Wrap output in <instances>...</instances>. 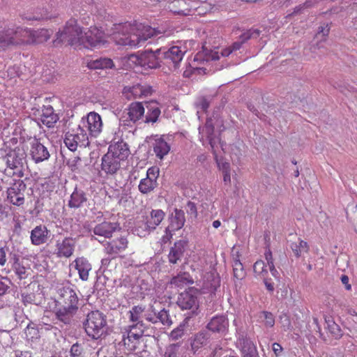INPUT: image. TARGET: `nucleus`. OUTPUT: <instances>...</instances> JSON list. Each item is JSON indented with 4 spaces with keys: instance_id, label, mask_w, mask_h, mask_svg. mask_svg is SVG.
I'll return each mask as SVG.
<instances>
[{
    "instance_id": "obj_45",
    "label": "nucleus",
    "mask_w": 357,
    "mask_h": 357,
    "mask_svg": "<svg viewBox=\"0 0 357 357\" xmlns=\"http://www.w3.org/2000/svg\"><path fill=\"white\" fill-rule=\"evenodd\" d=\"M208 342V336L206 333H199L195 336L192 342V349L196 351Z\"/></svg>"
},
{
    "instance_id": "obj_14",
    "label": "nucleus",
    "mask_w": 357,
    "mask_h": 357,
    "mask_svg": "<svg viewBox=\"0 0 357 357\" xmlns=\"http://www.w3.org/2000/svg\"><path fill=\"white\" fill-rule=\"evenodd\" d=\"M197 296V289L190 287L179 294L176 303L182 310L197 309L199 306Z\"/></svg>"
},
{
    "instance_id": "obj_54",
    "label": "nucleus",
    "mask_w": 357,
    "mask_h": 357,
    "mask_svg": "<svg viewBox=\"0 0 357 357\" xmlns=\"http://www.w3.org/2000/svg\"><path fill=\"white\" fill-rule=\"evenodd\" d=\"M184 335V328L183 325H180L174 328L169 335V338L172 341H176L181 338Z\"/></svg>"
},
{
    "instance_id": "obj_4",
    "label": "nucleus",
    "mask_w": 357,
    "mask_h": 357,
    "mask_svg": "<svg viewBox=\"0 0 357 357\" xmlns=\"http://www.w3.org/2000/svg\"><path fill=\"white\" fill-rule=\"evenodd\" d=\"M83 324L87 335L93 340H98L106 335L107 317L99 310L89 312Z\"/></svg>"
},
{
    "instance_id": "obj_37",
    "label": "nucleus",
    "mask_w": 357,
    "mask_h": 357,
    "mask_svg": "<svg viewBox=\"0 0 357 357\" xmlns=\"http://www.w3.org/2000/svg\"><path fill=\"white\" fill-rule=\"evenodd\" d=\"M86 201L87 197L86 193L83 190L76 188L70 195L68 206L78 208L82 206L83 204L86 202Z\"/></svg>"
},
{
    "instance_id": "obj_52",
    "label": "nucleus",
    "mask_w": 357,
    "mask_h": 357,
    "mask_svg": "<svg viewBox=\"0 0 357 357\" xmlns=\"http://www.w3.org/2000/svg\"><path fill=\"white\" fill-rule=\"evenodd\" d=\"M180 343H173L168 345L165 351V357H177L179 354Z\"/></svg>"
},
{
    "instance_id": "obj_3",
    "label": "nucleus",
    "mask_w": 357,
    "mask_h": 357,
    "mask_svg": "<svg viewBox=\"0 0 357 357\" xmlns=\"http://www.w3.org/2000/svg\"><path fill=\"white\" fill-rule=\"evenodd\" d=\"M84 34L80 26L75 19L68 20L63 29L56 33V38L54 40L55 45L61 43L74 46L75 48L82 49L83 47Z\"/></svg>"
},
{
    "instance_id": "obj_9",
    "label": "nucleus",
    "mask_w": 357,
    "mask_h": 357,
    "mask_svg": "<svg viewBox=\"0 0 357 357\" xmlns=\"http://www.w3.org/2000/svg\"><path fill=\"white\" fill-rule=\"evenodd\" d=\"M105 33L102 29L97 26H91L84 33V48H96L104 45L107 40Z\"/></svg>"
},
{
    "instance_id": "obj_63",
    "label": "nucleus",
    "mask_w": 357,
    "mask_h": 357,
    "mask_svg": "<svg viewBox=\"0 0 357 357\" xmlns=\"http://www.w3.org/2000/svg\"><path fill=\"white\" fill-rule=\"evenodd\" d=\"M187 212L191 215H193L195 218L197 215V206L195 203L192 202H188L187 204Z\"/></svg>"
},
{
    "instance_id": "obj_20",
    "label": "nucleus",
    "mask_w": 357,
    "mask_h": 357,
    "mask_svg": "<svg viewBox=\"0 0 357 357\" xmlns=\"http://www.w3.org/2000/svg\"><path fill=\"white\" fill-rule=\"evenodd\" d=\"M75 246V238L65 237L61 241H56L55 254L60 258H69L73 255Z\"/></svg>"
},
{
    "instance_id": "obj_44",
    "label": "nucleus",
    "mask_w": 357,
    "mask_h": 357,
    "mask_svg": "<svg viewBox=\"0 0 357 357\" xmlns=\"http://www.w3.org/2000/svg\"><path fill=\"white\" fill-rule=\"evenodd\" d=\"M294 255L298 258L301 257L302 252H307L309 250L307 242L298 239V242H293L290 245Z\"/></svg>"
},
{
    "instance_id": "obj_57",
    "label": "nucleus",
    "mask_w": 357,
    "mask_h": 357,
    "mask_svg": "<svg viewBox=\"0 0 357 357\" xmlns=\"http://www.w3.org/2000/svg\"><path fill=\"white\" fill-rule=\"evenodd\" d=\"M159 175V169L157 167H151L146 172V177L150 178L153 181H156Z\"/></svg>"
},
{
    "instance_id": "obj_1",
    "label": "nucleus",
    "mask_w": 357,
    "mask_h": 357,
    "mask_svg": "<svg viewBox=\"0 0 357 357\" xmlns=\"http://www.w3.org/2000/svg\"><path fill=\"white\" fill-rule=\"evenodd\" d=\"M57 293L55 315L59 321L68 324L78 310L77 294L70 284L58 287Z\"/></svg>"
},
{
    "instance_id": "obj_21",
    "label": "nucleus",
    "mask_w": 357,
    "mask_h": 357,
    "mask_svg": "<svg viewBox=\"0 0 357 357\" xmlns=\"http://www.w3.org/2000/svg\"><path fill=\"white\" fill-rule=\"evenodd\" d=\"M151 93L152 88L150 86L139 84L132 86H126L123 90V94L128 100L147 97Z\"/></svg>"
},
{
    "instance_id": "obj_15",
    "label": "nucleus",
    "mask_w": 357,
    "mask_h": 357,
    "mask_svg": "<svg viewBox=\"0 0 357 357\" xmlns=\"http://www.w3.org/2000/svg\"><path fill=\"white\" fill-rule=\"evenodd\" d=\"M165 9L179 16L190 15L192 10L190 0H168L165 5Z\"/></svg>"
},
{
    "instance_id": "obj_27",
    "label": "nucleus",
    "mask_w": 357,
    "mask_h": 357,
    "mask_svg": "<svg viewBox=\"0 0 357 357\" xmlns=\"http://www.w3.org/2000/svg\"><path fill=\"white\" fill-rule=\"evenodd\" d=\"M71 265L77 271L79 277L82 280H88L92 266L86 258L84 257H77Z\"/></svg>"
},
{
    "instance_id": "obj_25",
    "label": "nucleus",
    "mask_w": 357,
    "mask_h": 357,
    "mask_svg": "<svg viewBox=\"0 0 357 357\" xmlns=\"http://www.w3.org/2000/svg\"><path fill=\"white\" fill-rule=\"evenodd\" d=\"M126 111V120L134 123L140 120H143L144 117L145 109L140 102H133L129 105Z\"/></svg>"
},
{
    "instance_id": "obj_53",
    "label": "nucleus",
    "mask_w": 357,
    "mask_h": 357,
    "mask_svg": "<svg viewBox=\"0 0 357 357\" xmlns=\"http://www.w3.org/2000/svg\"><path fill=\"white\" fill-rule=\"evenodd\" d=\"M13 268L15 271V273H16V275H17L20 279H23L26 278V268L22 264H21L18 259L15 261L13 265Z\"/></svg>"
},
{
    "instance_id": "obj_40",
    "label": "nucleus",
    "mask_w": 357,
    "mask_h": 357,
    "mask_svg": "<svg viewBox=\"0 0 357 357\" xmlns=\"http://www.w3.org/2000/svg\"><path fill=\"white\" fill-rule=\"evenodd\" d=\"M140 340L141 339L137 338L135 336L130 335L128 332L123 331L122 342L126 349L129 351H135L138 348L140 344Z\"/></svg>"
},
{
    "instance_id": "obj_5",
    "label": "nucleus",
    "mask_w": 357,
    "mask_h": 357,
    "mask_svg": "<svg viewBox=\"0 0 357 357\" xmlns=\"http://www.w3.org/2000/svg\"><path fill=\"white\" fill-rule=\"evenodd\" d=\"M78 127L81 132L87 135L88 139L89 136L97 137L102 130L101 116L95 112H91L82 118Z\"/></svg>"
},
{
    "instance_id": "obj_18",
    "label": "nucleus",
    "mask_w": 357,
    "mask_h": 357,
    "mask_svg": "<svg viewBox=\"0 0 357 357\" xmlns=\"http://www.w3.org/2000/svg\"><path fill=\"white\" fill-rule=\"evenodd\" d=\"M133 26H135V36H133L134 40H131L130 43L136 44V46L141 45L149 38L156 35L155 29H153L150 26L137 23L133 24Z\"/></svg>"
},
{
    "instance_id": "obj_61",
    "label": "nucleus",
    "mask_w": 357,
    "mask_h": 357,
    "mask_svg": "<svg viewBox=\"0 0 357 357\" xmlns=\"http://www.w3.org/2000/svg\"><path fill=\"white\" fill-rule=\"evenodd\" d=\"M3 280L9 282V280L7 278H2L1 280H0V296L4 295L9 289L8 284Z\"/></svg>"
},
{
    "instance_id": "obj_34",
    "label": "nucleus",
    "mask_w": 357,
    "mask_h": 357,
    "mask_svg": "<svg viewBox=\"0 0 357 357\" xmlns=\"http://www.w3.org/2000/svg\"><path fill=\"white\" fill-rule=\"evenodd\" d=\"M59 116L52 106L44 107L40 114V121L48 128H52L58 121Z\"/></svg>"
},
{
    "instance_id": "obj_51",
    "label": "nucleus",
    "mask_w": 357,
    "mask_h": 357,
    "mask_svg": "<svg viewBox=\"0 0 357 357\" xmlns=\"http://www.w3.org/2000/svg\"><path fill=\"white\" fill-rule=\"evenodd\" d=\"M158 322H160L167 327H169L173 324V321L168 311L165 309H162L158 312Z\"/></svg>"
},
{
    "instance_id": "obj_11",
    "label": "nucleus",
    "mask_w": 357,
    "mask_h": 357,
    "mask_svg": "<svg viewBox=\"0 0 357 357\" xmlns=\"http://www.w3.org/2000/svg\"><path fill=\"white\" fill-rule=\"evenodd\" d=\"M185 52L178 46H173L164 52V63L168 67L169 72L178 73Z\"/></svg>"
},
{
    "instance_id": "obj_10",
    "label": "nucleus",
    "mask_w": 357,
    "mask_h": 357,
    "mask_svg": "<svg viewBox=\"0 0 357 357\" xmlns=\"http://www.w3.org/2000/svg\"><path fill=\"white\" fill-rule=\"evenodd\" d=\"M26 185L22 180H17L6 190L7 201L13 205L21 206L24 204Z\"/></svg>"
},
{
    "instance_id": "obj_31",
    "label": "nucleus",
    "mask_w": 357,
    "mask_h": 357,
    "mask_svg": "<svg viewBox=\"0 0 357 357\" xmlns=\"http://www.w3.org/2000/svg\"><path fill=\"white\" fill-rule=\"evenodd\" d=\"M119 225L116 222L104 221L96 225L93 231L94 234L103 236L105 238H110L112 234L116 230Z\"/></svg>"
},
{
    "instance_id": "obj_12",
    "label": "nucleus",
    "mask_w": 357,
    "mask_h": 357,
    "mask_svg": "<svg viewBox=\"0 0 357 357\" xmlns=\"http://www.w3.org/2000/svg\"><path fill=\"white\" fill-rule=\"evenodd\" d=\"M185 213L181 209L175 208L169 216V225L165 229V235L162 237L165 242L172 238L174 232L181 229L185 225Z\"/></svg>"
},
{
    "instance_id": "obj_6",
    "label": "nucleus",
    "mask_w": 357,
    "mask_h": 357,
    "mask_svg": "<svg viewBox=\"0 0 357 357\" xmlns=\"http://www.w3.org/2000/svg\"><path fill=\"white\" fill-rule=\"evenodd\" d=\"M235 344L239 349L241 357H259L256 344L243 328H238Z\"/></svg>"
},
{
    "instance_id": "obj_42",
    "label": "nucleus",
    "mask_w": 357,
    "mask_h": 357,
    "mask_svg": "<svg viewBox=\"0 0 357 357\" xmlns=\"http://www.w3.org/2000/svg\"><path fill=\"white\" fill-rule=\"evenodd\" d=\"M144 311V308L139 305L134 306L129 311L130 314V321L133 322L134 324H143L142 318L143 317V312Z\"/></svg>"
},
{
    "instance_id": "obj_30",
    "label": "nucleus",
    "mask_w": 357,
    "mask_h": 357,
    "mask_svg": "<svg viewBox=\"0 0 357 357\" xmlns=\"http://www.w3.org/2000/svg\"><path fill=\"white\" fill-rule=\"evenodd\" d=\"M121 167V162L114 159L107 153L102 158L101 169L107 175H114L117 173Z\"/></svg>"
},
{
    "instance_id": "obj_60",
    "label": "nucleus",
    "mask_w": 357,
    "mask_h": 357,
    "mask_svg": "<svg viewBox=\"0 0 357 357\" xmlns=\"http://www.w3.org/2000/svg\"><path fill=\"white\" fill-rule=\"evenodd\" d=\"M240 252L241 247L240 245H234L231 250V257L232 259V262H235L236 260H240Z\"/></svg>"
},
{
    "instance_id": "obj_47",
    "label": "nucleus",
    "mask_w": 357,
    "mask_h": 357,
    "mask_svg": "<svg viewBox=\"0 0 357 357\" xmlns=\"http://www.w3.org/2000/svg\"><path fill=\"white\" fill-rule=\"evenodd\" d=\"M331 23L323 22L318 27L317 31L315 34V39L327 40V37L330 33Z\"/></svg>"
},
{
    "instance_id": "obj_26",
    "label": "nucleus",
    "mask_w": 357,
    "mask_h": 357,
    "mask_svg": "<svg viewBox=\"0 0 357 357\" xmlns=\"http://www.w3.org/2000/svg\"><path fill=\"white\" fill-rule=\"evenodd\" d=\"M193 283L194 279L188 272H180L171 278L168 285L171 288H176L179 290L192 285Z\"/></svg>"
},
{
    "instance_id": "obj_49",
    "label": "nucleus",
    "mask_w": 357,
    "mask_h": 357,
    "mask_svg": "<svg viewBox=\"0 0 357 357\" xmlns=\"http://www.w3.org/2000/svg\"><path fill=\"white\" fill-rule=\"evenodd\" d=\"M317 41L312 44L310 47L311 52L318 54L319 55L326 54L328 52V50L325 46V43L327 40L317 39Z\"/></svg>"
},
{
    "instance_id": "obj_23",
    "label": "nucleus",
    "mask_w": 357,
    "mask_h": 357,
    "mask_svg": "<svg viewBox=\"0 0 357 357\" xmlns=\"http://www.w3.org/2000/svg\"><path fill=\"white\" fill-rule=\"evenodd\" d=\"M188 242L186 240H178L171 247L167 255L168 261L171 264H176L180 261L187 249Z\"/></svg>"
},
{
    "instance_id": "obj_24",
    "label": "nucleus",
    "mask_w": 357,
    "mask_h": 357,
    "mask_svg": "<svg viewBox=\"0 0 357 357\" xmlns=\"http://www.w3.org/2000/svg\"><path fill=\"white\" fill-rule=\"evenodd\" d=\"M50 29H33L29 28V45H38L47 42L53 35Z\"/></svg>"
},
{
    "instance_id": "obj_7",
    "label": "nucleus",
    "mask_w": 357,
    "mask_h": 357,
    "mask_svg": "<svg viewBox=\"0 0 357 357\" xmlns=\"http://www.w3.org/2000/svg\"><path fill=\"white\" fill-rule=\"evenodd\" d=\"M135 26L130 22L114 25V31L112 33V39L116 44L123 46L136 47V44H132L131 40H134Z\"/></svg>"
},
{
    "instance_id": "obj_59",
    "label": "nucleus",
    "mask_w": 357,
    "mask_h": 357,
    "mask_svg": "<svg viewBox=\"0 0 357 357\" xmlns=\"http://www.w3.org/2000/svg\"><path fill=\"white\" fill-rule=\"evenodd\" d=\"M334 87L339 89L342 93L347 95V92H352L355 90L354 87L346 84H335Z\"/></svg>"
},
{
    "instance_id": "obj_32",
    "label": "nucleus",
    "mask_w": 357,
    "mask_h": 357,
    "mask_svg": "<svg viewBox=\"0 0 357 357\" xmlns=\"http://www.w3.org/2000/svg\"><path fill=\"white\" fill-rule=\"evenodd\" d=\"M49 231L44 225L36 226L31 232V241L33 245H40L45 243L48 238Z\"/></svg>"
},
{
    "instance_id": "obj_39",
    "label": "nucleus",
    "mask_w": 357,
    "mask_h": 357,
    "mask_svg": "<svg viewBox=\"0 0 357 357\" xmlns=\"http://www.w3.org/2000/svg\"><path fill=\"white\" fill-rule=\"evenodd\" d=\"M326 328L335 340H340L344 336L340 326L336 324L332 317L325 319Z\"/></svg>"
},
{
    "instance_id": "obj_50",
    "label": "nucleus",
    "mask_w": 357,
    "mask_h": 357,
    "mask_svg": "<svg viewBox=\"0 0 357 357\" xmlns=\"http://www.w3.org/2000/svg\"><path fill=\"white\" fill-rule=\"evenodd\" d=\"M234 277L238 280H242L245 276V271L240 260L232 262Z\"/></svg>"
},
{
    "instance_id": "obj_62",
    "label": "nucleus",
    "mask_w": 357,
    "mask_h": 357,
    "mask_svg": "<svg viewBox=\"0 0 357 357\" xmlns=\"http://www.w3.org/2000/svg\"><path fill=\"white\" fill-rule=\"evenodd\" d=\"M145 318L147 321L153 324L158 323V313L154 310H152L151 312L146 314Z\"/></svg>"
},
{
    "instance_id": "obj_13",
    "label": "nucleus",
    "mask_w": 357,
    "mask_h": 357,
    "mask_svg": "<svg viewBox=\"0 0 357 357\" xmlns=\"http://www.w3.org/2000/svg\"><path fill=\"white\" fill-rule=\"evenodd\" d=\"M64 143L69 150L75 151L78 146L86 147L89 145V140L85 132H81L79 127L73 133L67 132L65 135Z\"/></svg>"
},
{
    "instance_id": "obj_22",
    "label": "nucleus",
    "mask_w": 357,
    "mask_h": 357,
    "mask_svg": "<svg viewBox=\"0 0 357 357\" xmlns=\"http://www.w3.org/2000/svg\"><path fill=\"white\" fill-rule=\"evenodd\" d=\"M107 153L121 162L127 159L130 150L128 144L123 140H120L111 144Z\"/></svg>"
},
{
    "instance_id": "obj_17",
    "label": "nucleus",
    "mask_w": 357,
    "mask_h": 357,
    "mask_svg": "<svg viewBox=\"0 0 357 357\" xmlns=\"http://www.w3.org/2000/svg\"><path fill=\"white\" fill-rule=\"evenodd\" d=\"M29 155L35 163L47 160L50 157L47 148L38 139L30 142Z\"/></svg>"
},
{
    "instance_id": "obj_16",
    "label": "nucleus",
    "mask_w": 357,
    "mask_h": 357,
    "mask_svg": "<svg viewBox=\"0 0 357 357\" xmlns=\"http://www.w3.org/2000/svg\"><path fill=\"white\" fill-rule=\"evenodd\" d=\"M128 241L124 236L112 239L105 244V252L106 254L116 258L120 253L124 252L128 247Z\"/></svg>"
},
{
    "instance_id": "obj_64",
    "label": "nucleus",
    "mask_w": 357,
    "mask_h": 357,
    "mask_svg": "<svg viewBox=\"0 0 357 357\" xmlns=\"http://www.w3.org/2000/svg\"><path fill=\"white\" fill-rule=\"evenodd\" d=\"M272 350L275 354L276 357H279L282 355L283 348L282 347L278 342H274L272 344Z\"/></svg>"
},
{
    "instance_id": "obj_2",
    "label": "nucleus",
    "mask_w": 357,
    "mask_h": 357,
    "mask_svg": "<svg viewBox=\"0 0 357 357\" xmlns=\"http://www.w3.org/2000/svg\"><path fill=\"white\" fill-rule=\"evenodd\" d=\"M29 28L13 24L0 31V48L29 45Z\"/></svg>"
},
{
    "instance_id": "obj_41",
    "label": "nucleus",
    "mask_w": 357,
    "mask_h": 357,
    "mask_svg": "<svg viewBox=\"0 0 357 357\" xmlns=\"http://www.w3.org/2000/svg\"><path fill=\"white\" fill-rule=\"evenodd\" d=\"M158 185L156 181H153L150 178H142L139 183L138 189L142 194H149L152 192Z\"/></svg>"
},
{
    "instance_id": "obj_38",
    "label": "nucleus",
    "mask_w": 357,
    "mask_h": 357,
    "mask_svg": "<svg viewBox=\"0 0 357 357\" xmlns=\"http://www.w3.org/2000/svg\"><path fill=\"white\" fill-rule=\"evenodd\" d=\"M153 151L157 158L162 159L169 152L170 146L162 137H159L155 139Z\"/></svg>"
},
{
    "instance_id": "obj_8",
    "label": "nucleus",
    "mask_w": 357,
    "mask_h": 357,
    "mask_svg": "<svg viewBox=\"0 0 357 357\" xmlns=\"http://www.w3.org/2000/svg\"><path fill=\"white\" fill-rule=\"evenodd\" d=\"M26 154L23 147L20 146L10 150L6 155V162L7 167L15 169L14 174H17L19 177L24 176L23 167L26 162Z\"/></svg>"
},
{
    "instance_id": "obj_55",
    "label": "nucleus",
    "mask_w": 357,
    "mask_h": 357,
    "mask_svg": "<svg viewBox=\"0 0 357 357\" xmlns=\"http://www.w3.org/2000/svg\"><path fill=\"white\" fill-rule=\"evenodd\" d=\"M70 353L71 357H85L84 349L82 345L78 343L72 345Z\"/></svg>"
},
{
    "instance_id": "obj_43",
    "label": "nucleus",
    "mask_w": 357,
    "mask_h": 357,
    "mask_svg": "<svg viewBox=\"0 0 357 357\" xmlns=\"http://www.w3.org/2000/svg\"><path fill=\"white\" fill-rule=\"evenodd\" d=\"M144 328L145 326L144 324H133L132 325L126 327L123 331L128 332L131 336L141 339L143 336Z\"/></svg>"
},
{
    "instance_id": "obj_48",
    "label": "nucleus",
    "mask_w": 357,
    "mask_h": 357,
    "mask_svg": "<svg viewBox=\"0 0 357 357\" xmlns=\"http://www.w3.org/2000/svg\"><path fill=\"white\" fill-rule=\"evenodd\" d=\"M253 271L255 276L260 277L261 278L268 275V271L266 269V265L263 260H257L253 265Z\"/></svg>"
},
{
    "instance_id": "obj_28",
    "label": "nucleus",
    "mask_w": 357,
    "mask_h": 357,
    "mask_svg": "<svg viewBox=\"0 0 357 357\" xmlns=\"http://www.w3.org/2000/svg\"><path fill=\"white\" fill-rule=\"evenodd\" d=\"M132 59H135V61H138L139 65L143 66H146L149 68H156L159 66V62L156 58V55L152 51L146 52L141 54L140 56L132 54L130 56V60L133 61Z\"/></svg>"
},
{
    "instance_id": "obj_56",
    "label": "nucleus",
    "mask_w": 357,
    "mask_h": 357,
    "mask_svg": "<svg viewBox=\"0 0 357 357\" xmlns=\"http://www.w3.org/2000/svg\"><path fill=\"white\" fill-rule=\"evenodd\" d=\"M196 106L202 112H206L209 107V102L205 97H200L196 102Z\"/></svg>"
},
{
    "instance_id": "obj_19",
    "label": "nucleus",
    "mask_w": 357,
    "mask_h": 357,
    "mask_svg": "<svg viewBox=\"0 0 357 357\" xmlns=\"http://www.w3.org/2000/svg\"><path fill=\"white\" fill-rule=\"evenodd\" d=\"M261 31L258 29L251 28L241 33L239 40L233 43V44L227 48H225V56H228L234 51L240 50L242 45L250 39H257L261 34Z\"/></svg>"
},
{
    "instance_id": "obj_29",
    "label": "nucleus",
    "mask_w": 357,
    "mask_h": 357,
    "mask_svg": "<svg viewBox=\"0 0 357 357\" xmlns=\"http://www.w3.org/2000/svg\"><path fill=\"white\" fill-rule=\"evenodd\" d=\"M210 145L219 169L223 167V143L220 136H214L210 139Z\"/></svg>"
},
{
    "instance_id": "obj_36",
    "label": "nucleus",
    "mask_w": 357,
    "mask_h": 357,
    "mask_svg": "<svg viewBox=\"0 0 357 357\" xmlns=\"http://www.w3.org/2000/svg\"><path fill=\"white\" fill-rule=\"evenodd\" d=\"M88 68L91 70L112 68L114 66L111 59L100 57L96 59H87L86 62Z\"/></svg>"
},
{
    "instance_id": "obj_46",
    "label": "nucleus",
    "mask_w": 357,
    "mask_h": 357,
    "mask_svg": "<svg viewBox=\"0 0 357 357\" xmlns=\"http://www.w3.org/2000/svg\"><path fill=\"white\" fill-rule=\"evenodd\" d=\"M207 327L208 330L213 332H220L223 328V317L216 316L213 317Z\"/></svg>"
},
{
    "instance_id": "obj_35",
    "label": "nucleus",
    "mask_w": 357,
    "mask_h": 357,
    "mask_svg": "<svg viewBox=\"0 0 357 357\" xmlns=\"http://www.w3.org/2000/svg\"><path fill=\"white\" fill-rule=\"evenodd\" d=\"M165 216V213L162 210L153 209L150 213V215L146 218V228L155 229L164 220Z\"/></svg>"
},
{
    "instance_id": "obj_33",
    "label": "nucleus",
    "mask_w": 357,
    "mask_h": 357,
    "mask_svg": "<svg viewBox=\"0 0 357 357\" xmlns=\"http://www.w3.org/2000/svg\"><path fill=\"white\" fill-rule=\"evenodd\" d=\"M146 109L147 112L146 116H144V120H143V121L146 123H156L161 114L159 104L157 102L153 101L147 102Z\"/></svg>"
},
{
    "instance_id": "obj_58",
    "label": "nucleus",
    "mask_w": 357,
    "mask_h": 357,
    "mask_svg": "<svg viewBox=\"0 0 357 357\" xmlns=\"http://www.w3.org/2000/svg\"><path fill=\"white\" fill-rule=\"evenodd\" d=\"M263 314L265 319V325L268 327H273L275 324V318L273 314L271 312L266 311H264Z\"/></svg>"
}]
</instances>
